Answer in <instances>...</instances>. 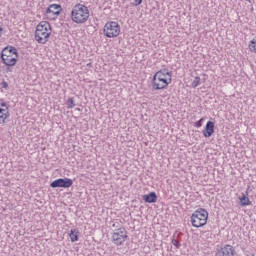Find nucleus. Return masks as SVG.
<instances>
[{
    "label": "nucleus",
    "instance_id": "f257e3e1",
    "mask_svg": "<svg viewBox=\"0 0 256 256\" xmlns=\"http://www.w3.org/2000/svg\"><path fill=\"white\" fill-rule=\"evenodd\" d=\"M71 19L78 25L87 23L89 21V8L83 4H76L71 11Z\"/></svg>",
    "mask_w": 256,
    "mask_h": 256
},
{
    "label": "nucleus",
    "instance_id": "f03ea898",
    "mask_svg": "<svg viewBox=\"0 0 256 256\" xmlns=\"http://www.w3.org/2000/svg\"><path fill=\"white\" fill-rule=\"evenodd\" d=\"M18 58L19 52H17V48L13 46L5 47L0 55V59L6 67H15V65H17Z\"/></svg>",
    "mask_w": 256,
    "mask_h": 256
},
{
    "label": "nucleus",
    "instance_id": "7ed1b4c3",
    "mask_svg": "<svg viewBox=\"0 0 256 256\" xmlns=\"http://www.w3.org/2000/svg\"><path fill=\"white\" fill-rule=\"evenodd\" d=\"M49 37H51V24L47 21L40 22L36 27L35 40L37 43L45 45L49 41Z\"/></svg>",
    "mask_w": 256,
    "mask_h": 256
},
{
    "label": "nucleus",
    "instance_id": "20e7f679",
    "mask_svg": "<svg viewBox=\"0 0 256 256\" xmlns=\"http://www.w3.org/2000/svg\"><path fill=\"white\" fill-rule=\"evenodd\" d=\"M209 218V212L203 208L196 210L191 216V223L193 227L199 229L207 225V219Z\"/></svg>",
    "mask_w": 256,
    "mask_h": 256
},
{
    "label": "nucleus",
    "instance_id": "39448f33",
    "mask_svg": "<svg viewBox=\"0 0 256 256\" xmlns=\"http://www.w3.org/2000/svg\"><path fill=\"white\" fill-rule=\"evenodd\" d=\"M172 79L162 76L161 73H156L152 79L153 91H160V89H167Z\"/></svg>",
    "mask_w": 256,
    "mask_h": 256
},
{
    "label": "nucleus",
    "instance_id": "423d86ee",
    "mask_svg": "<svg viewBox=\"0 0 256 256\" xmlns=\"http://www.w3.org/2000/svg\"><path fill=\"white\" fill-rule=\"evenodd\" d=\"M119 33H121V27L117 22H108L105 24L104 35H106L109 39L118 37Z\"/></svg>",
    "mask_w": 256,
    "mask_h": 256
},
{
    "label": "nucleus",
    "instance_id": "0eeeda50",
    "mask_svg": "<svg viewBox=\"0 0 256 256\" xmlns=\"http://www.w3.org/2000/svg\"><path fill=\"white\" fill-rule=\"evenodd\" d=\"M127 239H129V235L127 230L123 227L116 229L112 234V241L114 245H121L122 243H125Z\"/></svg>",
    "mask_w": 256,
    "mask_h": 256
},
{
    "label": "nucleus",
    "instance_id": "6e6552de",
    "mask_svg": "<svg viewBox=\"0 0 256 256\" xmlns=\"http://www.w3.org/2000/svg\"><path fill=\"white\" fill-rule=\"evenodd\" d=\"M72 186H73V180L70 178H59L50 183V187H52V189H57V188L69 189V187H72Z\"/></svg>",
    "mask_w": 256,
    "mask_h": 256
},
{
    "label": "nucleus",
    "instance_id": "1a4fd4ad",
    "mask_svg": "<svg viewBox=\"0 0 256 256\" xmlns=\"http://www.w3.org/2000/svg\"><path fill=\"white\" fill-rule=\"evenodd\" d=\"M237 252L235 248L229 244L222 245L217 249L216 256H235Z\"/></svg>",
    "mask_w": 256,
    "mask_h": 256
},
{
    "label": "nucleus",
    "instance_id": "9d476101",
    "mask_svg": "<svg viewBox=\"0 0 256 256\" xmlns=\"http://www.w3.org/2000/svg\"><path fill=\"white\" fill-rule=\"evenodd\" d=\"M61 11H63V8L59 4H51L46 9V15H53L54 17L50 19H55V17H59L61 15Z\"/></svg>",
    "mask_w": 256,
    "mask_h": 256
},
{
    "label": "nucleus",
    "instance_id": "9b49d317",
    "mask_svg": "<svg viewBox=\"0 0 256 256\" xmlns=\"http://www.w3.org/2000/svg\"><path fill=\"white\" fill-rule=\"evenodd\" d=\"M202 133L206 138L211 137L215 133V122L208 121Z\"/></svg>",
    "mask_w": 256,
    "mask_h": 256
},
{
    "label": "nucleus",
    "instance_id": "f8f14e48",
    "mask_svg": "<svg viewBox=\"0 0 256 256\" xmlns=\"http://www.w3.org/2000/svg\"><path fill=\"white\" fill-rule=\"evenodd\" d=\"M142 199L145 203H157V193L150 192L142 195Z\"/></svg>",
    "mask_w": 256,
    "mask_h": 256
},
{
    "label": "nucleus",
    "instance_id": "ddd939ff",
    "mask_svg": "<svg viewBox=\"0 0 256 256\" xmlns=\"http://www.w3.org/2000/svg\"><path fill=\"white\" fill-rule=\"evenodd\" d=\"M69 237H70V240L72 241V243H75V241H79V230L71 229Z\"/></svg>",
    "mask_w": 256,
    "mask_h": 256
},
{
    "label": "nucleus",
    "instance_id": "4468645a",
    "mask_svg": "<svg viewBox=\"0 0 256 256\" xmlns=\"http://www.w3.org/2000/svg\"><path fill=\"white\" fill-rule=\"evenodd\" d=\"M156 73H160V75H162V77H167L168 79H171L173 72L169 71L168 69L164 68L159 70Z\"/></svg>",
    "mask_w": 256,
    "mask_h": 256
},
{
    "label": "nucleus",
    "instance_id": "2eb2a0df",
    "mask_svg": "<svg viewBox=\"0 0 256 256\" xmlns=\"http://www.w3.org/2000/svg\"><path fill=\"white\" fill-rule=\"evenodd\" d=\"M239 199H240L241 207H247V205H251V202L249 201V197L243 195Z\"/></svg>",
    "mask_w": 256,
    "mask_h": 256
},
{
    "label": "nucleus",
    "instance_id": "dca6fc26",
    "mask_svg": "<svg viewBox=\"0 0 256 256\" xmlns=\"http://www.w3.org/2000/svg\"><path fill=\"white\" fill-rule=\"evenodd\" d=\"M199 85H201V78L199 76H196L194 78V81L192 82V87H193V89H197V87H199Z\"/></svg>",
    "mask_w": 256,
    "mask_h": 256
},
{
    "label": "nucleus",
    "instance_id": "f3484780",
    "mask_svg": "<svg viewBox=\"0 0 256 256\" xmlns=\"http://www.w3.org/2000/svg\"><path fill=\"white\" fill-rule=\"evenodd\" d=\"M249 49L252 53H256V37L250 41Z\"/></svg>",
    "mask_w": 256,
    "mask_h": 256
},
{
    "label": "nucleus",
    "instance_id": "a211bd4d",
    "mask_svg": "<svg viewBox=\"0 0 256 256\" xmlns=\"http://www.w3.org/2000/svg\"><path fill=\"white\" fill-rule=\"evenodd\" d=\"M66 105H68V109H73V107H75V100H73V98H69Z\"/></svg>",
    "mask_w": 256,
    "mask_h": 256
},
{
    "label": "nucleus",
    "instance_id": "6ab92c4d",
    "mask_svg": "<svg viewBox=\"0 0 256 256\" xmlns=\"http://www.w3.org/2000/svg\"><path fill=\"white\" fill-rule=\"evenodd\" d=\"M9 117V111L4 112L0 115V123H5V120Z\"/></svg>",
    "mask_w": 256,
    "mask_h": 256
},
{
    "label": "nucleus",
    "instance_id": "aec40b11",
    "mask_svg": "<svg viewBox=\"0 0 256 256\" xmlns=\"http://www.w3.org/2000/svg\"><path fill=\"white\" fill-rule=\"evenodd\" d=\"M171 243H172V245H174V247L176 249H179L181 247V243L178 242V240L175 238V236H173Z\"/></svg>",
    "mask_w": 256,
    "mask_h": 256
},
{
    "label": "nucleus",
    "instance_id": "412c9836",
    "mask_svg": "<svg viewBox=\"0 0 256 256\" xmlns=\"http://www.w3.org/2000/svg\"><path fill=\"white\" fill-rule=\"evenodd\" d=\"M195 127L197 128L203 127V118L195 122Z\"/></svg>",
    "mask_w": 256,
    "mask_h": 256
},
{
    "label": "nucleus",
    "instance_id": "4be33fe9",
    "mask_svg": "<svg viewBox=\"0 0 256 256\" xmlns=\"http://www.w3.org/2000/svg\"><path fill=\"white\" fill-rule=\"evenodd\" d=\"M0 105L2 107H6V111H9V106H7V103H5V101L1 100Z\"/></svg>",
    "mask_w": 256,
    "mask_h": 256
},
{
    "label": "nucleus",
    "instance_id": "5701e85b",
    "mask_svg": "<svg viewBox=\"0 0 256 256\" xmlns=\"http://www.w3.org/2000/svg\"><path fill=\"white\" fill-rule=\"evenodd\" d=\"M141 3H143V0H135L134 3H133V5H134L135 7H137V6L141 5Z\"/></svg>",
    "mask_w": 256,
    "mask_h": 256
},
{
    "label": "nucleus",
    "instance_id": "b1692460",
    "mask_svg": "<svg viewBox=\"0 0 256 256\" xmlns=\"http://www.w3.org/2000/svg\"><path fill=\"white\" fill-rule=\"evenodd\" d=\"M1 85H2L3 89H7L9 87V84L7 82H5V81H3L1 83Z\"/></svg>",
    "mask_w": 256,
    "mask_h": 256
},
{
    "label": "nucleus",
    "instance_id": "393cba45",
    "mask_svg": "<svg viewBox=\"0 0 256 256\" xmlns=\"http://www.w3.org/2000/svg\"><path fill=\"white\" fill-rule=\"evenodd\" d=\"M3 113H7V110L4 108H0V114L3 115Z\"/></svg>",
    "mask_w": 256,
    "mask_h": 256
},
{
    "label": "nucleus",
    "instance_id": "a878e982",
    "mask_svg": "<svg viewBox=\"0 0 256 256\" xmlns=\"http://www.w3.org/2000/svg\"><path fill=\"white\" fill-rule=\"evenodd\" d=\"M2 33H3V28L0 26V37H1Z\"/></svg>",
    "mask_w": 256,
    "mask_h": 256
},
{
    "label": "nucleus",
    "instance_id": "bb28decb",
    "mask_svg": "<svg viewBox=\"0 0 256 256\" xmlns=\"http://www.w3.org/2000/svg\"><path fill=\"white\" fill-rule=\"evenodd\" d=\"M246 1H248V3H251V0H246Z\"/></svg>",
    "mask_w": 256,
    "mask_h": 256
}]
</instances>
